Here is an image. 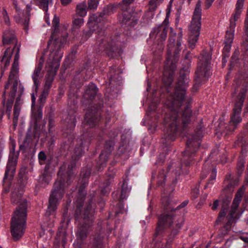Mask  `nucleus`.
Listing matches in <instances>:
<instances>
[{"instance_id": "nucleus-4", "label": "nucleus", "mask_w": 248, "mask_h": 248, "mask_svg": "<svg viewBox=\"0 0 248 248\" xmlns=\"http://www.w3.org/2000/svg\"><path fill=\"white\" fill-rule=\"evenodd\" d=\"M67 35H64L61 37H57L53 33L51 39L47 43V47L50 49L49 59L46 62V67L51 68L48 71L46 76L44 89L49 90L52 83L54 80V76L59 69L60 62L63 55L61 48L66 42Z\"/></svg>"}, {"instance_id": "nucleus-37", "label": "nucleus", "mask_w": 248, "mask_h": 248, "mask_svg": "<svg viewBox=\"0 0 248 248\" xmlns=\"http://www.w3.org/2000/svg\"><path fill=\"white\" fill-rule=\"evenodd\" d=\"M166 177V171L164 170H161L158 172L156 181L158 186H163Z\"/></svg>"}, {"instance_id": "nucleus-38", "label": "nucleus", "mask_w": 248, "mask_h": 248, "mask_svg": "<svg viewBox=\"0 0 248 248\" xmlns=\"http://www.w3.org/2000/svg\"><path fill=\"white\" fill-rule=\"evenodd\" d=\"M109 178L108 180L106 181L104 184V186H102L101 189V193L103 195H105L108 194L110 192V180L112 179L113 176L112 175L109 176Z\"/></svg>"}, {"instance_id": "nucleus-31", "label": "nucleus", "mask_w": 248, "mask_h": 248, "mask_svg": "<svg viewBox=\"0 0 248 248\" xmlns=\"http://www.w3.org/2000/svg\"><path fill=\"white\" fill-rule=\"evenodd\" d=\"M245 163V161L243 158H241L239 159L236 165V173L237 176L236 177L238 178L239 177L241 176L244 170Z\"/></svg>"}, {"instance_id": "nucleus-1", "label": "nucleus", "mask_w": 248, "mask_h": 248, "mask_svg": "<svg viewBox=\"0 0 248 248\" xmlns=\"http://www.w3.org/2000/svg\"><path fill=\"white\" fill-rule=\"evenodd\" d=\"M182 36V32L179 33L175 42L176 34H170L164 66L163 80L168 94L165 103L163 118L165 128L162 140V143L165 147L170 145L179 134L185 131L194 120L192 111L188 105L185 106L184 109L181 108L186 99L188 78L184 75H181L178 79L174 91L170 93V90L176 69V62L179 59L178 54L181 50Z\"/></svg>"}, {"instance_id": "nucleus-39", "label": "nucleus", "mask_w": 248, "mask_h": 248, "mask_svg": "<svg viewBox=\"0 0 248 248\" xmlns=\"http://www.w3.org/2000/svg\"><path fill=\"white\" fill-rule=\"evenodd\" d=\"M84 20L82 17L78 16L75 15L73 17V25L74 28L79 29L83 25Z\"/></svg>"}, {"instance_id": "nucleus-62", "label": "nucleus", "mask_w": 248, "mask_h": 248, "mask_svg": "<svg viewBox=\"0 0 248 248\" xmlns=\"http://www.w3.org/2000/svg\"><path fill=\"white\" fill-rule=\"evenodd\" d=\"M17 85H18L17 80L16 79L14 80V82L13 83V85L11 87V89L15 90L17 91Z\"/></svg>"}, {"instance_id": "nucleus-15", "label": "nucleus", "mask_w": 248, "mask_h": 248, "mask_svg": "<svg viewBox=\"0 0 248 248\" xmlns=\"http://www.w3.org/2000/svg\"><path fill=\"white\" fill-rule=\"evenodd\" d=\"M244 0H238L236 4L235 13L233 14L232 17L230 19V30H227L224 40V44H231L232 42L234 28L236 25L235 22L239 18L243 8Z\"/></svg>"}, {"instance_id": "nucleus-60", "label": "nucleus", "mask_w": 248, "mask_h": 248, "mask_svg": "<svg viewBox=\"0 0 248 248\" xmlns=\"http://www.w3.org/2000/svg\"><path fill=\"white\" fill-rule=\"evenodd\" d=\"M214 0H205V6L207 8H209L212 5Z\"/></svg>"}, {"instance_id": "nucleus-36", "label": "nucleus", "mask_w": 248, "mask_h": 248, "mask_svg": "<svg viewBox=\"0 0 248 248\" xmlns=\"http://www.w3.org/2000/svg\"><path fill=\"white\" fill-rule=\"evenodd\" d=\"M109 79L110 83L112 82H117L118 81H120L121 77L118 73H115V70L114 68H111L109 72Z\"/></svg>"}, {"instance_id": "nucleus-51", "label": "nucleus", "mask_w": 248, "mask_h": 248, "mask_svg": "<svg viewBox=\"0 0 248 248\" xmlns=\"http://www.w3.org/2000/svg\"><path fill=\"white\" fill-rule=\"evenodd\" d=\"M135 0H122L120 4L124 5L125 7H129L131 4H133Z\"/></svg>"}, {"instance_id": "nucleus-42", "label": "nucleus", "mask_w": 248, "mask_h": 248, "mask_svg": "<svg viewBox=\"0 0 248 248\" xmlns=\"http://www.w3.org/2000/svg\"><path fill=\"white\" fill-rule=\"evenodd\" d=\"M82 149L81 146L76 147L74 150V152L72 155L73 160H77L82 155Z\"/></svg>"}, {"instance_id": "nucleus-34", "label": "nucleus", "mask_w": 248, "mask_h": 248, "mask_svg": "<svg viewBox=\"0 0 248 248\" xmlns=\"http://www.w3.org/2000/svg\"><path fill=\"white\" fill-rule=\"evenodd\" d=\"M42 77L43 74L42 72H38L37 71H34V72L32 75V78L36 90L37 89L40 85V79Z\"/></svg>"}, {"instance_id": "nucleus-46", "label": "nucleus", "mask_w": 248, "mask_h": 248, "mask_svg": "<svg viewBox=\"0 0 248 248\" xmlns=\"http://www.w3.org/2000/svg\"><path fill=\"white\" fill-rule=\"evenodd\" d=\"M55 125V121L53 119V114L50 113L48 116V131L49 133H51L52 132V128Z\"/></svg>"}, {"instance_id": "nucleus-23", "label": "nucleus", "mask_w": 248, "mask_h": 248, "mask_svg": "<svg viewBox=\"0 0 248 248\" xmlns=\"http://www.w3.org/2000/svg\"><path fill=\"white\" fill-rule=\"evenodd\" d=\"M238 178H234L231 174L227 175L224 181L225 190L232 192L234 187L238 185Z\"/></svg>"}, {"instance_id": "nucleus-16", "label": "nucleus", "mask_w": 248, "mask_h": 248, "mask_svg": "<svg viewBox=\"0 0 248 248\" xmlns=\"http://www.w3.org/2000/svg\"><path fill=\"white\" fill-rule=\"evenodd\" d=\"M13 4L16 13L14 16L15 20L17 23L21 24L26 32H27L31 16L30 12L31 10V7L28 5L26 10L22 11L17 6L16 1L15 0H13Z\"/></svg>"}, {"instance_id": "nucleus-56", "label": "nucleus", "mask_w": 248, "mask_h": 248, "mask_svg": "<svg viewBox=\"0 0 248 248\" xmlns=\"http://www.w3.org/2000/svg\"><path fill=\"white\" fill-rule=\"evenodd\" d=\"M225 46L223 49L222 52L229 53L231 47V44H224Z\"/></svg>"}, {"instance_id": "nucleus-47", "label": "nucleus", "mask_w": 248, "mask_h": 248, "mask_svg": "<svg viewBox=\"0 0 248 248\" xmlns=\"http://www.w3.org/2000/svg\"><path fill=\"white\" fill-rule=\"evenodd\" d=\"M125 180L124 181L123 185L122 186V190H121V193L120 197L119 198V200L121 201H123L124 199H125L127 196V192L126 191V190H125Z\"/></svg>"}, {"instance_id": "nucleus-43", "label": "nucleus", "mask_w": 248, "mask_h": 248, "mask_svg": "<svg viewBox=\"0 0 248 248\" xmlns=\"http://www.w3.org/2000/svg\"><path fill=\"white\" fill-rule=\"evenodd\" d=\"M227 211V209L226 207H222L219 212L218 217L216 221V224H219L221 223L224 219Z\"/></svg>"}, {"instance_id": "nucleus-55", "label": "nucleus", "mask_w": 248, "mask_h": 248, "mask_svg": "<svg viewBox=\"0 0 248 248\" xmlns=\"http://www.w3.org/2000/svg\"><path fill=\"white\" fill-rule=\"evenodd\" d=\"M200 191L199 189L195 188L192 191V198L193 199H196L199 195Z\"/></svg>"}, {"instance_id": "nucleus-48", "label": "nucleus", "mask_w": 248, "mask_h": 248, "mask_svg": "<svg viewBox=\"0 0 248 248\" xmlns=\"http://www.w3.org/2000/svg\"><path fill=\"white\" fill-rule=\"evenodd\" d=\"M99 3L98 0H89L88 1V8L90 9H95Z\"/></svg>"}, {"instance_id": "nucleus-29", "label": "nucleus", "mask_w": 248, "mask_h": 248, "mask_svg": "<svg viewBox=\"0 0 248 248\" xmlns=\"http://www.w3.org/2000/svg\"><path fill=\"white\" fill-rule=\"evenodd\" d=\"M87 5L85 2L78 4L76 7L75 16L83 17L87 14Z\"/></svg>"}, {"instance_id": "nucleus-9", "label": "nucleus", "mask_w": 248, "mask_h": 248, "mask_svg": "<svg viewBox=\"0 0 248 248\" xmlns=\"http://www.w3.org/2000/svg\"><path fill=\"white\" fill-rule=\"evenodd\" d=\"M248 85V78H246L243 82V85L240 88V93H239V98L234 105L229 124L226 127L227 134H230L236 128L237 125L242 121V118L240 117V114L245 98L246 93L247 91L246 87Z\"/></svg>"}, {"instance_id": "nucleus-64", "label": "nucleus", "mask_w": 248, "mask_h": 248, "mask_svg": "<svg viewBox=\"0 0 248 248\" xmlns=\"http://www.w3.org/2000/svg\"><path fill=\"white\" fill-rule=\"evenodd\" d=\"M61 3L63 5H66L72 1V0H61Z\"/></svg>"}, {"instance_id": "nucleus-8", "label": "nucleus", "mask_w": 248, "mask_h": 248, "mask_svg": "<svg viewBox=\"0 0 248 248\" xmlns=\"http://www.w3.org/2000/svg\"><path fill=\"white\" fill-rule=\"evenodd\" d=\"M93 210L91 202L86 206L83 211L76 209L75 218L77 224V239L80 245L86 240L93 225Z\"/></svg>"}, {"instance_id": "nucleus-11", "label": "nucleus", "mask_w": 248, "mask_h": 248, "mask_svg": "<svg viewBox=\"0 0 248 248\" xmlns=\"http://www.w3.org/2000/svg\"><path fill=\"white\" fill-rule=\"evenodd\" d=\"M202 136V132L200 130L197 131L195 135L189 136L186 141V148L183 153L182 159L186 167H189L192 164L194 154L200 146L201 139Z\"/></svg>"}, {"instance_id": "nucleus-21", "label": "nucleus", "mask_w": 248, "mask_h": 248, "mask_svg": "<svg viewBox=\"0 0 248 248\" xmlns=\"http://www.w3.org/2000/svg\"><path fill=\"white\" fill-rule=\"evenodd\" d=\"M76 123V116L74 114L68 115L63 122L62 131L67 135L72 133L75 127Z\"/></svg>"}, {"instance_id": "nucleus-61", "label": "nucleus", "mask_w": 248, "mask_h": 248, "mask_svg": "<svg viewBox=\"0 0 248 248\" xmlns=\"http://www.w3.org/2000/svg\"><path fill=\"white\" fill-rule=\"evenodd\" d=\"M11 92L10 93V96L11 97V99L14 100L15 96L16 95V90L11 89Z\"/></svg>"}, {"instance_id": "nucleus-30", "label": "nucleus", "mask_w": 248, "mask_h": 248, "mask_svg": "<svg viewBox=\"0 0 248 248\" xmlns=\"http://www.w3.org/2000/svg\"><path fill=\"white\" fill-rule=\"evenodd\" d=\"M38 157L40 164H46V166H48V168H49V165L51 163L52 159L51 157H47L45 152H40L38 154Z\"/></svg>"}, {"instance_id": "nucleus-58", "label": "nucleus", "mask_w": 248, "mask_h": 248, "mask_svg": "<svg viewBox=\"0 0 248 248\" xmlns=\"http://www.w3.org/2000/svg\"><path fill=\"white\" fill-rule=\"evenodd\" d=\"M234 82L236 83V86L235 87L234 93L236 94L239 91V89L240 88V83L236 79L234 81Z\"/></svg>"}, {"instance_id": "nucleus-20", "label": "nucleus", "mask_w": 248, "mask_h": 248, "mask_svg": "<svg viewBox=\"0 0 248 248\" xmlns=\"http://www.w3.org/2000/svg\"><path fill=\"white\" fill-rule=\"evenodd\" d=\"M168 30L169 26L163 23L153 29L150 33V36L151 38L157 39L160 42L164 41L167 37Z\"/></svg>"}, {"instance_id": "nucleus-54", "label": "nucleus", "mask_w": 248, "mask_h": 248, "mask_svg": "<svg viewBox=\"0 0 248 248\" xmlns=\"http://www.w3.org/2000/svg\"><path fill=\"white\" fill-rule=\"evenodd\" d=\"M241 50L244 53H246L248 50V42H242L241 44Z\"/></svg>"}, {"instance_id": "nucleus-14", "label": "nucleus", "mask_w": 248, "mask_h": 248, "mask_svg": "<svg viewBox=\"0 0 248 248\" xmlns=\"http://www.w3.org/2000/svg\"><path fill=\"white\" fill-rule=\"evenodd\" d=\"M245 189L244 186H242L235 195L231 206V208L226 217L227 221L224 226L226 230L230 229L232 224L235 222V220L239 217L238 214L236 213V211L241 200V198L244 194Z\"/></svg>"}, {"instance_id": "nucleus-59", "label": "nucleus", "mask_w": 248, "mask_h": 248, "mask_svg": "<svg viewBox=\"0 0 248 248\" xmlns=\"http://www.w3.org/2000/svg\"><path fill=\"white\" fill-rule=\"evenodd\" d=\"M218 205H219V201L218 200H216L214 202V203L212 206V209L213 210H215L217 209Z\"/></svg>"}, {"instance_id": "nucleus-57", "label": "nucleus", "mask_w": 248, "mask_h": 248, "mask_svg": "<svg viewBox=\"0 0 248 248\" xmlns=\"http://www.w3.org/2000/svg\"><path fill=\"white\" fill-rule=\"evenodd\" d=\"M216 177V171L215 170H212L211 174L210 177V181L214 180Z\"/></svg>"}, {"instance_id": "nucleus-24", "label": "nucleus", "mask_w": 248, "mask_h": 248, "mask_svg": "<svg viewBox=\"0 0 248 248\" xmlns=\"http://www.w3.org/2000/svg\"><path fill=\"white\" fill-rule=\"evenodd\" d=\"M97 93V88L96 85L93 83H90L87 87L83 94V99L88 102L86 104H88L90 101H92L96 95Z\"/></svg>"}, {"instance_id": "nucleus-6", "label": "nucleus", "mask_w": 248, "mask_h": 248, "mask_svg": "<svg viewBox=\"0 0 248 248\" xmlns=\"http://www.w3.org/2000/svg\"><path fill=\"white\" fill-rule=\"evenodd\" d=\"M2 42L3 45H13V47H8L0 59V62L4 63V69H6L10 64V60L13 52H15L14 62L12 63L9 79L14 78L19 71V59L20 45H17V39L13 31H6L3 35Z\"/></svg>"}, {"instance_id": "nucleus-45", "label": "nucleus", "mask_w": 248, "mask_h": 248, "mask_svg": "<svg viewBox=\"0 0 248 248\" xmlns=\"http://www.w3.org/2000/svg\"><path fill=\"white\" fill-rule=\"evenodd\" d=\"M127 145L126 142H122L120 146L119 147V148L117 150V155L119 156H121L122 155L125 154L127 151Z\"/></svg>"}, {"instance_id": "nucleus-19", "label": "nucleus", "mask_w": 248, "mask_h": 248, "mask_svg": "<svg viewBox=\"0 0 248 248\" xmlns=\"http://www.w3.org/2000/svg\"><path fill=\"white\" fill-rule=\"evenodd\" d=\"M100 112L96 110V108L93 110H89L86 113L84 121L83 124L84 126H89L92 127L99 124L101 121Z\"/></svg>"}, {"instance_id": "nucleus-40", "label": "nucleus", "mask_w": 248, "mask_h": 248, "mask_svg": "<svg viewBox=\"0 0 248 248\" xmlns=\"http://www.w3.org/2000/svg\"><path fill=\"white\" fill-rule=\"evenodd\" d=\"M39 7L46 12L48 10V5L52 3V0H37Z\"/></svg>"}, {"instance_id": "nucleus-50", "label": "nucleus", "mask_w": 248, "mask_h": 248, "mask_svg": "<svg viewBox=\"0 0 248 248\" xmlns=\"http://www.w3.org/2000/svg\"><path fill=\"white\" fill-rule=\"evenodd\" d=\"M44 59L42 57L40 58V59L39 60V62L37 66L36 67L34 71H37L38 72H41V71H42V68L43 66V64H44Z\"/></svg>"}, {"instance_id": "nucleus-27", "label": "nucleus", "mask_w": 248, "mask_h": 248, "mask_svg": "<svg viewBox=\"0 0 248 248\" xmlns=\"http://www.w3.org/2000/svg\"><path fill=\"white\" fill-rule=\"evenodd\" d=\"M122 23L127 26L133 27L138 23V19L133 17L132 15L127 12L123 14Z\"/></svg>"}, {"instance_id": "nucleus-33", "label": "nucleus", "mask_w": 248, "mask_h": 248, "mask_svg": "<svg viewBox=\"0 0 248 248\" xmlns=\"http://www.w3.org/2000/svg\"><path fill=\"white\" fill-rule=\"evenodd\" d=\"M103 239V237L101 235L96 236L93 240L92 248H105Z\"/></svg>"}, {"instance_id": "nucleus-5", "label": "nucleus", "mask_w": 248, "mask_h": 248, "mask_svg": "<svg viewBox=\"0 0 248 248\" xmlns=\"http://www.w3.org/2000/svg\"><path fill=\"white\" fill-rule=\"evenodd\" d=\"M76 161L73 160L68 166V175L66 182H65V175L63 173L66 166L64 165L60 167L58 172V178L54 184L49 196L46 215L49 216L51 213L56 210L59 201L62 200L64 195L65 187L70 185L72 182L74 177L72 169L76 166Z\"/></svg>"}, {"instance_id": "nucleus-44", "label": "nucleus", "mask_w": 248, "mask_h": 248, "mask_svg": "<svg viewBox=\"0 0 248 248\" xmlns=\"http://www.w3.org/2000/svg\"><path fill=\"white\" fill-rule=\"evenodd\" d=\"M49 90L44 89L42 93L39 96L38 101L40 105L43 106L46 102V98L49 94Z\"/></svg>"}, {"instance_id": "nucleus-17", "label": "nucleus", "mask_w": 248, "mask_h": 248, "mask_svg": "<svg viewBox=\"0 0 248 248\" xmlns=\"http://www.w3.org/2000/svg\"><path fill=\"white\" fill-rule=\"evenodd\" d=\"M15 145L13 144L12 147L10 148L8 161L5 172V178L7 177L8 176H10V179H11L12 176L14 175L16 172L19 152H15Z\"/></svg>"}, {"instance_id": "nucleus-10", "label": "nucleus", "mask_w": 248, "mask_h": 248, "mask_svg": "<svg viewBox=\"0 0 248 248\" xmlns=\"http://www.w3.org/2000/svg\"><path fill=\"white\" fill-rule=\"evenodd\" d=\"M211 58L212 54L210 51H202V57L198 63L197 70L195 71L194 86H199L207 80L210 75Z\"/></svg>"}, {"instance_id": "nucleus-35", "label": "nucleus", "mask_w": 248, "mask_h": 248, "mask_svg": "<svg viewBox=\"0 0 248 248\" xmlns=\"http://www.w3.org/2000/svg\"><path fill=\"white\" fill-rule=\"evenodd\" d=\"M90 174L91 171L88 168L83 170L81 172L80 182L84 183V185H88Z\"/></svg>"}, {"instance_id": "nucleus-22", "label": "nucleus", "mask_w": 248, "mask_h": 248, "mask_svg": "<svg viewBox=\"0 0 248 248\" xmlns=\"http://www.w3.org/2000/svg\"><path fill=\"white\" fill-rule=\"evenodd\" d=\"M112 8L111 6H107L105 7L102 12L96 14L93 18L95 22L100 23V25L104 24L107 21L106 16L112 13Z\"/></svg>"}, {"instance_id": "nucleus-49", "label": "nucleus", "mask_w": 248, "mask_h": 248, "mask_svg": "<svg viewBox=\"0 0 248 248\" xmlns=\"http://www.w3.org/2000/svg\"><path fill=\"white\" fill-rule=\"evenodd\" d=\"M59 25V18L56 16H54L52 20V26L54 27V32L56 31Z\"/></svg>"}, {"instance_id": "nucleus-18", "label": "nucleus", "mask_w": 248, "mask_h": 248, "mask_svg": "<svg viewBox=\"0 0 248 248\" xmlns=\"http://www.w3.org/2000/svg\"><path fill=\"white\" fill-rule=\"evenodd\" d=\"M114 142L112 140L106 141L105 148L102 153L99 155V159L97 163L98 170L101 171L106 167L108 156L113 150Z\"/></svg>"}, {"instance_id": "nucleus-28", "label": "nucleus", "mask_w": 248, "mask_h": 248, "mask_svg": "<svg viewBox=\"0 0 248 248\" xmlns=\"http://www.w3.org/2000/svg\"><path fill=\"white\" fill-rule=\"evenodd\" d=\"M48 166H45L44 170L39 179V182L44 186L47 185L51 180V173Z\"/></svg>"}, {"instance_id": "nucleus-53", "label": "nucleus", "mask_w": 248, "mask_h": 248, "mask_svg": "<svg viewBox=\"0 0 248 248\" xmlns=\"http://www.w3.org/2000/svg\"><path fill=\"white\" fill-rule=\"evenodd\" d=\"M13 102L14 101L13 99H10L8 101L6 104V112H8V111H11Z\"/></svg>"}, {"instance_id": "nucleus-26", "label": "nucleus", "mask_w": 248, "mask_h": 248, "mask_svg": "<svg viewBox=\"0 0 248 248\" xmlns=\"http://www.w3.org/2000/svg\"><path fill=\"white\" fill-rule=\"evenodd\" d=\"M22 104V101L20 97L18 96L16 99V101L14 106V117L13 120V124L14 128L15 129L17 125L18 117L19 115L21 105Z\"/></svg>"}, {"instance_id": "nucleus-13", "label": "nucleus", "mask_w": 248, "mask_h": 248, "mask_svg": "<svg viewBox=\"0 0 248 248\" xmlns=\"http://www.w3.org/2000/svg\"><path fill=\"white\" fill-rule=\"evenodd\" d=\"M43 113L41 109H38L34 114L35 124L33 128H29L25 139L23 142L19 146L20 150L25 151L26 149L29 146L30 143L36 139L38 141L40 134V128L38 127L37 123L42 118Z\"/></svg>"}, {"instance_id": "nucleus-25", "label": "nucleus", "mask_w": 248, "mask_h": 248, "mask_svg": "<svg viewBox=\"0 0 248 248\" xmlns=\"http://www.w3.org/2000/svg\"><path fill=\"white\" fill-rule=\"evenodd\" d=\"M87 185H84V183L80 182V186L79 187L78 195L76 201V209L79 208L81 211H83V210H82V207L84 203L86 195L85 188Z\"/></svg>"}, {"instance_id": "nucleus-41", "label": "nucleus", "mask_w": 248, "mask_h": 248, "mask_svg": "<svg viewBox=\"0 0 248 248\" xmlns=\"http://www.w3.org/2000/svg\"><path fill=\"white\" fill-rule=\"evenodd\" d=\"M172 170L176 177L179 176L182 172L181 166L177 167L175 163H171L169 164L168 167V170Z\"/></svg>"}, {"instance_id": "nucleus-3", "label": "nucleus", "mask_w": 248, "mask_h": 248, "mask_svg": "<svg viewBox=\"0 0 248 248\" xmlns=\"http://www.w3.org/2000/svg\"><path fill=\"white\" fill-rule=\"evenodd\" d=\"M22 186L15 187L11 194V201L14 204L20 202L14 212L11 223V232L14 241H18L23 235L26 229L27 201L22 199L24 194Z\"/></svg>"}, {"instance_id": "nucleus-2", "label": "nucleus", "mask_w": 248, "mask_h": 248, "mask_svg": "<svg viewBox=\"0 0 248 248\" xmlns=\"http://www.w3.org/2000/svg\"><path fill=\"white\" fill-rule=\"evenodd\" d=\"M188 201L183 202L180 205L175 207L176 203L170 197L163 196L161 198V204L167 213L160 215L155 235L157 236L162 233L167 228L172 230L171 234L176 235L178 230L181 228L184 222L183 217L174 216L173 212L180 208H183L188 203Z\"/></svg>"}, {"instance_id": "nucleus-52", "label": "nucleus", "mask_w": 248, "mask_h": 248, "mask_svg": "<svg viewBox=\"0 0 248 248\" xmlns=\"http://www.w3.org/2000/svg\"><path fill=\"white\" fill-rule=\"evenodd\" d=\"M239 52L237 51H235L232 56L231 57V64L235 63L236 61L238 60Z\"/></svg>"}, {"instance_id": "nucleus-63", "label": "nucleus", "mask_w": 248, "mask_h": 248, "mask_svg": "<svg viewBox=\"0 0 248 248\" xmlns=\"http://www.w3.org/2000/svg\"><path fill=\"white\" fill-rule=\"evenodd\" d=\"M163 0H150L149 4L150 5H156L158 2H162Z\"/></svg>"}, {"instance_id": "nucleus-7", "label": "nucleus", "mask_w": 248, "mask_h": 248, "mask_svg": "<svg viewBox=\"0 0 248 248\" xmlns=\"http://www.w3.org/2000/svg\"><path fill=\"white\" fill-rule=\"evenodd\" d=\"M98 24L94 21L90 23V29L84 33L83 37L87 39L94 31H95V33H97L98 35L95 43L96 46H98V51L104 50L110 58L120 55L122 53L121 49L119 47L116 41L111 37L105 35L103 31H100Z\"/></svg>"}, {"instance_id": "nucleus-32", "label": "nucleus", "mask_w": 248, "mask_h": 248, "mask_svg": "<svg viewBox=\"0 0 248 248\" xmlns=\"http://www.w3.org/2000/svg\"><path fill=\"white\" fill-rule=\"evenodd\" d=\"M14 175L12 176L11 179H10V176L5 178V174H4L3 180V192L5 193H7L10 191V187L11 186L12 181L13 179Z\"/></svg>"}, {"instance_id": "nucleus-12", "label": "nucleus", "mask_w": 248, "mask_h": 248, "mask_svg": "<svg viewBox=\"0 0 248 248\" xmlns=\"http://www.w3.org/2000/svg\"><path fill=\"white\" fill-rule=\"evenodd\" d=\"M201 7V2L200 1H198L196 5L192 20L189 27V33L188 44L189 47L192 49L194 47L195 45L197 42L200 34L202 13Z\"/></svg>"}]
</instances>
